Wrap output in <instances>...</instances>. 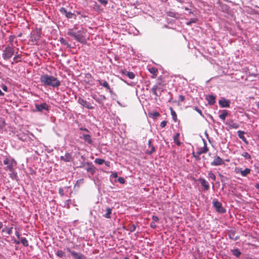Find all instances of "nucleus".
<instances>
[{
    "mask_svg": "<svg viewBox=\"0 0 259 259\" xmlns=\"http://www.w3.org/2000/svg\"><path fill=\"white\" fill-rule=\"evenodd\" d=\"M6 125L5 121L3 118H0V129H3Z\"/></svg>",
    "mask_w": 259,
    "mask_h": 259,
    "instance_id": "nucleus-40",
    "label": "nucleus"
},
{
    "mask_svg": "<svg viewBox=\"0 0 259 259\" xmlns=\"http://www.w3.org/2000/svg\"><path fill=\"white\" fill-rule=\"evenodd\" d=\"M170 110L171 115L172 116V119L175 122H176L177 121V114L171 107L170 108Z\"/></svg>",
    "mask_w": 259,
    "mask_h": 259,
    "instance_id": "nucleus-31",
    "label": "nucleus"
},
{
    "mask_svg": "<svg viewBox=\"0 0 259 259\" xmlns=\"http://www.w3.org/2000/svg\"><path fill=\"white\" fill-rule=\"evenodd\" d=\"M120 72L122 74L127 76L130 79H134L135 77V75L133 72L127 71L125 69H121Z\"/></svg>",
    "mask_w": 259,
    "mask_h": 259,
    "instance_id": "nucleus-17",
    "label": "nucleus"
},
{
    "mask_svg": "<svg viewBox=\"0 0 259 259\" xmlns=\"http://www.w3.org/2000/svg\"><path fill=\"white\" fill-rule=\"evenodd\" d=\"M206 100L208 101V104L212 105L215 102V97L212 95H208L206 96Z\"/></svg>",
    "mask_w": 259,
    "mask_h": 259,
    "instance_id": "nucleus-22",
    "label": "nucleus"
},
{
    "mask_svg": "<svg viewBox=\"0 0 259 259\" xmlns=\"http://www.w3.org/2000/svg\"><path fill=\"white\" fill-rule=\"evenodd\" d=\"M220 177L221 178V181L222 183H225V181H227L228 180V178L225 177L223 175L219 174Z\"/></svg>",
    "mask_w": 259,
    "mask_h": 259,
    "instance_id": "nucleus-38",
    "label": "nucleus"
},
{
    "mask_svg": "<svg viewBox=\"0 0 259 259\" xmlns=\"http://www.w3.org/2000/svg\"><path fill=\"white\" fill-rule=\"evenodd\" d=\"M192 155L195 158V159L197 160H199L200 159V155H198L197 154V151H196V152H193L192 153Z\"/></svg>",
    "mask_w": 259,
    "mask_h": 259,
    "instance_id": "nucleus-43",
    "label": "nucleus"
},
{
    "mask_svg": "<svg viewBox=\"0 0 259 259\" xmlns=\"http://www.w3.org/2000/svg\"><path fill=\"white\" fill-rule=\"evenodd\" d=\"M136 229V226L135 224H132L130 226L129 230L131 232L135 231Z\"/></svg>",
    "mask_w": 259,
    "mask_h": 259,
    "instance_id": "nucleus-42",
    "label": "nucleus"
},
{
    "mask_svg": "<svg viewBox=\"0 0 259 259\" xmlns=\"http://www.w3.org/2000/svg\"><path fill=\"white\" fill-rule=\"evenodd\" d=\"M219 105L222 108H227L230 107V101L222 98L219 101Z\"/></svg>",
    "mask_w": 259,
    "mask_h": 259,
    "instance_id": "nucleus-11",
    "label": "nucleus"
},
{
    "mask_svg": "<svg viewBox=\"0 0 259 259\" xmlns=\"http://www.w3.org/2000/svg\"><path fill=\"white\" fill-rule=\"evenodd\" d=\"M56 255L59 257H62L65 255V252L62 250H58Z\"/></svg>",
    "mask_w": 259,
    "mask_h": 259,
    "instance_id": "nucleus-36",
    "label": "nucleus"
},
{
    "mask_svg": "<svg viewBox=\"0 0 259 259\" xmlns=\"http://www.w3.org/2000/svg\"><path fill=\"white\" fill-rule=\"evenodd\" d=\"M204 146L201 148H198L197 149V154L201 155L203 153H206L208 151V148L207 147V144L205 141H204Z\"/></svg>",
    "mask_w": 259,
    "mask_h": 259,
    "instance_id": "nucleus-14",
    "label": "nucleus"
},
{
    "mask_svg": "<svg viewBox=\"0 0 259 259\" xmlns=\"http://www.w3.org/2000/svg\"><path fill=\"white\" fill-rule=\"evenodd\" d=\"M198 181L200 182L202 186L204 187V190L207 191L209 188L208 182L203 178H199Z\"/></svg>",
    "mask_w": 259,
    "mask_h": 259,
    "instance_id": "nucleus-21",
    "label": "nucleus"
},
{
    "mask_svg": "<svg viewBox=\"0 0 259 259\" xmlns=\"http://www.w3.org/2000/svg\"><path fill=\"white\" fill-rule=\"evenodd\" d=\"M165 85V82L161 76L157 78L156 84L153 85L151 89V92L154 95L156 96H159L161 95V93L159 94V95H158L157 93V91L160 90L161 92H162L163 91L162 87Z\"/></svg>",
    "mask_w": 259,
    "mask_h": 259,
    "instance_id": "nucleus-3",
    "label": "nucleus"
},
{
    "mask_svg": "<svg viewBox=\"0 0 259 259\" xmlns=\"http://www.w3.org/2000/svg\"><path fill=\"white\" fill-rule=\"evenodd\" d=\"M2 89H3L5 92H7V91H8V87H7L5 84H3L2 85Z\"/></svg>",
    "mask_w": 259,
    "mask_h": 259,
    "instance_id": "nucleus-56",
    "label": "nucleus"
},
{
    "mask_svg": "<svg viewBox=\"0 0 259 259\" xmlns=\"http://www.w3.org/2000/svg\"><path fill=\"white\" fill-rule=\"evenodd\" d=\"M118 181L120 184H124L125 183V180L122 177H119Z\"/></svg>",
    "mask_w": 259,
    "mask_h": 259,
    "instance_id": "nucleus-50",
    "label": "nucleus"
},
{
    "mask_svg": "<svg viewBox=\"0 0 259 259\" xmlns=\"http://www.w3.org/2000/svg\"><path fill=\"white\" fill-rule=\"evenodd\" d=\"M256 106L258 108H259V102L256 103Z\"/></svg>",
    "mask_w": 259,
    "mask_h": 259,
    "instance_id": "nucleus-64",
    "label": "nucleus"
},
{
    "mask_svg": "<svg viewBox=\"0 0 259 259\" xmlns=\"http://www.w3.org/2000/svg\"><path fill=\"white\" fill-rule=\"evenodd\" d=\"M67 250L71 253L74 259H84V256L82 254L72 251L69 248H68Z\"/></svg>",
    "mask_w": 259,
    "mask_h": 259,
    "instance_id": "nucleus-12",
    "label": "nucleus"
},
{
    "mask_svg": "<svg viewBox=\"0 0 259 259\" xmlns=\"http://www.w3.org/2000/svg\"><path fill=\"white\" fill-rule=\"evenodd\" d=\"M224 164V160L220 156L216 155L214 157V160L211 162V165L213 166H218Z\"/></svg>",
    "mask_w": 259,
    "mask_h": 259,
    "instance_id": "nucleus-10",
    "label": "nucleus"
},
{
    "mask_svg": "<svg viewBox=\"0 0 259 259\" xmlns=\"http://www.w3.org/2000/svg\"><path fill=\"white\" fill-rule=\"evenodd\" d=\"M78 102L82 106L88 109H92L94 108L92 106H91V104L89 102H87L86 100H84L81 97L78 98Z\"/></svg>",
    "mask_w": 259,
    "mask_h": 259,
    "instance_id": "nucleus-9",
    "label": "nucleus"
},
{
    "mask_svg": "<svg viewBox=\"0 0 259 259\" xmlns=\"http://www.w3.org/2000/svg\"><path fill=\"white\" fill-rule=\"evenodd\" d=\"M60 159L61 160L64 161L65 162H70L72 160V157L71 154L69 153H66L64 155H62L60 157Z\"/></svg>",
    "mask_w": 259,
    "mask_h": 259,
    "instance_id": "nucleus-16",
    "label": "nucleus"
},
{
    "mask_svg": "<svg viewBox=\"0 0 259 259\" xmlns=\"http://www.w3.org/2000/svg\"><path fill=\"white\" fill-rule=\"evenodd\" d=\"M194 109H195V110L197 112H198V113H199L201 115H202V111H201V110L200 109H199L198 107H194Z\"/></svg>",
    "mask_w": 259,
    "mask_h": 259,
    "instance_id": "nucleus-55",
    "label": "nucleus"
},
{
    "mask_svg": "<svg viewBox=\"0 0 259 259\" xmlns=\"http://www.w3.org/2000/svg\"><path fill=\"white\" fill-rule=\"evenodd\" d=\"M85 166V169L89 172H90L91 175H94L96 172V168L94 165L90 162H87L86 164H82L79 166L80 167H84Z\"/></svg>",
    "mask_w": 259,
    "mask_h": 259,
    "instance_id": "nucleus-7",
    "label": "nucleus"
},
{
    "mask_svg": "<svg viewBox=\"0 0 259 259\" xmlns=\"http://www.w3.org/2000/svg\"><path fill=\"white\" fill-rule=\"evenodd\" d=\"M98 1L101 4H103V5L105 6L108 3L107 0H98Z\"/></svg>",
    "mask_w": 259,
    "mask_h": 259,
    "instance_id": "nucleus-48",
    "label": "nucleus"
},
{
    "mask_svg": "<svg viewBox=\"0 0 259 259\" xmlns=\"http://www.w3.org/2000/svg\"><path fill=\"white\" fill-rule=\"evenodd\" d=\"M59 193L60 195H61V196H63L64 195V190L63 188H60L59 189Z\"/></svg>",
    "mask_w": 259,
    "mask_h": 259,
    "instance_id": "nucleus-53",
    "label": "nucleus"
},
{
    "mask_svg": "<svg viewBox=\"0 0 259 259\" xmlns=\"http://www.w3.org/2000/svg\"><path fill=\"white\" fill-rule=\"evenodd\" d=\"M84 142L88 143L89 144H93V141L91 136L89 134H87L86 137L83 139Z\"/></svg>",
    "mask_w": 259,
    "mask_h": 259,
    "instance_id": "nucleus-29",
    "label": "nucleus"
},
{
    "mask_svg": "<svg viewBox=\"0 0 259 259\" xmlns=\"http://www.w3.org/2000/svg\"><path fill=\"white\" fill-rule=\"evenodd\" d=\"M10 163H11V161H10V160L8 158H5V159L4 160V164L5 165H8Z\"/></svg>",
    "mask_w": 259,
    "mask_h": 259,
    "instance_id": "nucleus-47",
    "label": "nucleus"
},
{
    "mask_svg": "<svg viewBox=\"0 0 259 259\" xmlns=\"http://www.w3.org/2000/svg\"><path fill=\"white\" fill-rule=\"evenodd\" d=\"M213 206L215 208L216 211L219 213H225L226 211L225 208L223 207L222 204L217 199H214L212 201Z\"/></svg>",
    "mask_w": 259,
    "mask_h": 259,
    "instance_id": "nucleus-5",
    "label": "nucleus"
},
{
    "mask_svg": "<svg viewBox=\"0 0 259 259\" xmlns=\"http://www.w3.org/2000/svg\"><path fill=\"white\" fill-rule=\"evenodd\" d=\"M14 53L13 48L10 46H7L3 51L2 57L4 60H8L11 58Z\"/></svg>",
    "mask_w": 259,
    "mask_h": 259,
    "instance_id": "nucleus-4",
    "label": "nucleus"
},
{
    "mask_svg": "<svg viewBox=\"0 0 259 259\" xmlns=\"http://www.w3.org/2000/svg\"><path fill=\"white\" fill-rule=\"evenodd\" d=\"M229 115L228 112L226 110H224L222 111V113L219 115V117L222 120H224L226 117Z\"/></svg>",
    "mask_w": 259,
    "mask_h": 259,
    "instance_id": "nucleus-26",
    "label": "nucleus"
},
{
    "mask_svg": "<svg viewBox=\"0 0 259 259\" xmlns=\"http://www.w3.org/2000/svg\"><path fill=\"white\" fill-rule=\"evenodd\" d=\"M148 71L152 74L151 77L152 78H155L158 74V69L154 67H150L148 68Z\"/></svg>",
    "mask_w": 259,
    "mask_h": 259,
    "instance_id": "nucleus-20",
    "label": "nucleus"
},
{
    "mask_svg": "<svg viewBox=\"0 0 259 259\" xmlns=\"http://www.w3.org/2000/svg\"><path fill=\"white\" fill-rule=\"evenodd\" d=\"M15 235H16V236L19 238V239H20L21 238L20 237V233L18 231H16L15 232Z\"/></svg>",
    "mask_w": 259,
    "mask_h": 259,
    "instance_id": "nucleus-59",
    "label": "nucleus"
},
{
    "mask_svg": "<svg viewBox=\"0 0 259 259\" xmlns=\"http://www.w3.org/2000/svg\"><path fill=\"white\" fill-rule=\"evenodd\" d=\"M152 220H153L152 222H158L159 221V218L158 217H157L156 215H153Z\"/></svg>",
    "mask_w": 259,
    "mask_h": 259,
    "instance_id": "nucleus-52",
    "label": "nucleus"
},
{
    "mask_svg": "<svg viewBox=\"0 0 259 259\" xmlns=\"http://www.w3.org/2000/svg\"><path fill=\"white\" fill-rule=\"evenodd\" d=\"M208 177L211 179L213 181H215V176L214 175V174L212 172V171H210L208 173Z\"/></svg>",
    "mask_w": 259,
    "mask_h": 259,
    "instance_id": "nucleus-41",
    "label": "nucleus"
},
{
    "mask_svg": "<svg viewBox=\"0 0 259 259\" xmlns=\"http://www.w3.org/2000/svg\"><path fill=\"white\" fill-rule=\"evenodd\" d=\"M21 242L23 244L24 246H28V242L26 238L21 237L20 239Z\"/></svg>",
    "mask_w": 259,
    "mask_h": 259,
    "instance_id": "nucleus-34",
    "label": "nucleus"
},
{
    "mask_svg": "<svg viewBox=\"0 0 259 259\" xmlns=\"http://www.w3.org/2000/svg\"><path fill=\"white\" fill-rule=\"evenodd\" d=\"M180 134L177 133L176 135L174 136V142L178 145L180 146L181 145V142L179 140Z\"/></svg>",
    "mask_w": 259,
    "mask_h": 259,
    "instance_id": "nucleus-28",
    "label": "nucleus"
},
{
    "mask_svg": "<svg viewBox=\"0 0 259 259\" xmlns=\"http://www.w3.org/2000/svg\"><path fill=\"white\" fill-rule=\"evenodd\" d=\"M80 130L85 131L87 133H89V131L87 128H84V127H80Z\"/></svg>",
    "mask_w": 259,
    "mask_h": 259,
    "instance_id": "nucleus-58",
    "label": "nucleus"
},
{
    "mask_svg": "<svg viewBox=\"0 0 259 259\" xmlns=\"http://www.w3.org/2000/svg\"><path fill=\"white\" fill-rule=\"evenodd\" d=\"M77 29V25H75L73 28L68 30L67 34L74 37L77 41L84 44L86 42L85 37V32L83 28L78 30L77 32H75V30Z\"/></svg>",
    "mask_w": 259,
    "mask_h": 259,
    "instance_id": "nucleus-1",
    "label": "nucleus"
},
{
    "mask_svg": "<svg viewBox=\"0 0 259 259\" xmlns=\"http://www.w3.org/2000/svg\"><path fill=\"white\" fill-rule=\"evenodd\" d=\"M232 252L233 254L236 257H239L241 254V252L238 249H234L232 250Z\"/></svg>",
    "mask_w": 259,
    "mask_h": 259,
    "instance_id": "nucleus-33",
    "label": "nucleus"
},
{
    "mask_svg": "<svg viewBox=\"0 0 259 259\" xmlns=\"http://www.w3.org/2000/svg\"><path fill=\"white\" fill-rule=\"evenodd\" d=\"M83 179H81L80 180H78L76 181L75 186H79L80 184H82L83 183Z\"/></svg>",
    "mask_w": 259,
    "mask_h": 259,
    "instance_id": "nucleus-45",
    "label": "nucleus"
},
{
    "mask_svg": "<svg viewBox=\"0 0 259 259\" xmlns=\"http://www.w3.org/2000/svg\"><path fill=\"white\" fill-rule=\"evenodd\" d=\"M40 80L45 86L57 88L61 84L60 81L57 78L48 74L42 75L40 77Z\"/></svg>",
    "mask_w": 259,
    "mask_h": 259,
    "instance_id": "nucleus-2",
    "label": "nucleus"
},
{
    "mask_svg": "<svg viewBox=\"0 0 259 259\" xmlns=\"http://www.w3.org/2000/svg\"><path fill=\"white\" fill-rule=\"evenodd\" d=\"M19 58H20V57H19V55H15V56L14 57V58L13 59L14 62L15 63L19 62V61H20V60H19Z\"/></svg>",
    "mask_w": 259,
    "mask_h": 259,
    "instance_id": "nucleus-46",
    "label": "nucleus"
},
{
    "mask_svg": "<svg viewBox=\"0 0 259 259\" xmlns=\"http://www.w3.org/2000/svg\"><path fill=\"white\" fill-rule=\"evenodd\" d=\"M255 187L256 188V189H259V184L258 183H256L255 184Z\"/></svg>",
    "mask_w": 259,
    "mask_h": 259,
    "instance_id": "nucleus-61",
    "label": "nucleus"
},
{
    "mask_svg": "<svg viewBox=\"0 0 259 259\" xmlns=\"http://www.w3.org/2000/svg\"><path fill=\"white\" fill-rule=\"evenodd\" d=\"M166 124H167V121H162L160 123V127L161 128H163V127H164L166 125Z\"/></svg>",
    "mask_w": 259,
    "mask_h": 259,
    "instance_id": "nucleus-49",
    "label": "nucleus"
},
{
    "mask_svg": "<svg viewBox=\"0 0 259 259\" xmlns=\"http://www.w3.org/2000/svg\"><path fill=\"white\" fill-rule=\"evenodd\" d=\"M228 236L230 239L234 241L237 240L240 238L239 236L235 235V232L234 231L230 232L229 233Z\"/></svg>",
    "mask_w": 259,
    "mask_h": 259,
    "instance_id": "nucleus-23",
    "label": "nucleus"
},
{
    "mask_svg": "<svg viewBox=\"0 0 259 259\" xmlns=\"http://www.w3.org/2000/svg\"><path fill=\"white\" fill-rule=\"evenodd\" d=\"M61 42L62 44H64L67 45L68 46H69V45L68 43L65 42V40L63 38L61 40Z\"/></svg>",
    "mask_w": 259,
    "mask_h": 259,
    "instance_id": "nucleus-60",
    "label": "nucleus"
},
{
    "mask_svg": "<svg viewBox=\"0 0 259 259\" xmlns=\"http://www.w3.org/2000/svg\"><path fill=\"white\" fill-rule=\"evenodd\" d=\"M149 116L153 119H156L160 116V113L158 111H153L148 113Z\"/></svg>",
    "mask_w": 259,
    "mask_h": 259,
    "instance_id": "nucleus-25",
    "label": "nucleus"
},
{
    "mask_svg": "<svg viewBox=\"0 0 259 259\" xmlns=\"http://www.w3.org/2000/svg\"><path fill=\"white\" fill-rule=\"evenodd\" d=\"M36 111L39 112H41L42 110H49V106L46 103H43L40 105L35 104V105Z\"/></svg>",
    "mask_w": 259,
    "mask_h": 259,
    "instance_id": "nucleus-13",
    "label": "nucleus"
},
{
    "mask_svg": "<svg viewBox=\"0 0 259 259\" xmlns=\"http://www.w3.org/2000/svg\"><path fill=\"white\" fill-rule=\"evenodd\" d=\"M12 229H13L12 227H10V228H8V227H6L4 229H3L2 230V232H6L9 235H10L12 233Z\"/></svg>",
    "mask_w": 259,
    "mask_h": 259,
    "instance_id": "nucleus-32",
    "label": "nucleus"
},
{
    "mask_svg": "<svg viewBox=\"0 0 259 259\" xmlns=\"http://www.w3.org/2000/svg\"><path fill=\"white\" fill-rule=\"evenodd\" d=\"M226 124L230 128L237 129L239 127V124L238 123L235 122L233 120L230 119L227 121Z\"/></svg>",
    "mask_w": 259,
    "mask_h": 259,
    "instance_id": "nucleus-15",
    "label": "nucleus"
},
{
    "mask_svg": "<svg viewBox=\"0 0 259 259\" xmlns=\"http://www.w3.org/2000/svg\"><path fill=\"white\" fill-rule=\"evenodd\" d=\"M152 140L150 139L148 141V147L150 149L149 150H147L146 151V153L148 155H151L155 152V148L153 145H152Z\"/></svg>",
    "mask_w": 259,
    "mask_h": 259,
    "instance_id": "nucleus-19",
    "label": "nucleus"
},
{
    "mask_svg": "<svg viewBox=\"0 0 259 259\" xmlns=\"http://www.w3.org/2000/svg\"><path fill=\"white\" fill-rule=\"evenodd\" d=\"M40 32L35 30L31 32L29 40L32 42H37L40 38Z\"/></svg>",
    "mask_w": 259,
    "mask_h": 259,
    "instance_id": "nucleus-6",
    "label": "nucleus"
},
{
    "mask_svg": "<svg viewBox=\"0 0 259 259\" xmlns=\"http://www.w3.org/2000/svg\"><path fill=\"white\" fill-rule=\"evenodd\" d=\"M242 156H243L244 157H245L246 159H251L250 155L246 152H243L242 154Z\"/></svg>",
    "mask_w": 259,
    "mask_h": 259,
    "instance_id": "nucleus-39",
    "label": "nucleus"
},
{
    "mask_svg": "<svg viewBox=\"0 0 259 259\" xmlns=\"http://www.w3.org/2000/svg\"><path fill=\"white\" fill-rule=\"evenodd\" d=\"M60 12L68 19H76V15L75 14L72 13L71 12H68L64 8H61L60 9Z\"/></svg>",
    "mask_w": 259,
    "mask_h": 259,
    "instance_id": "nucleus-8",
    "label": "nucleus"
},
{
    "mask_svg": "<svg viewBox=\"0 0 259 259\" xmlns=\"http://www.w3.org/2000/svg\"><path fill=\"white\" fill-rule=\"evenodd\" d=\"M238 136L240 139H242L245 143L247 144V141L245 137L244 136L245 133L243 131H238L237 132Z\"/></svg>",
    "mask_w": 259,
    "mask_h": 259,
    "instance_id": "nucleus-24",
    "label": "nucleus"
},
{
    "mask_svg": "<svg viewBox=\"0 0 259 259\" xmlns=\"http://www.w3.org/2000/svg\"><path fill=\"white\" fill-rule=\"evenodd\" d=\"M105 162V160L103 159L96 158L95 160V162L98 164H102Z\"/></svg>",
    "mask_w": 259,
    "mask_h": 259,
    "instance_id": "nucleus-37",
    "label": "nucleus"
},
{
    "mask_svg": "<svg viewBox=\"0 0 259 259\" xmlns=\"http://www.w3.org/2000/svg\"><path fill=\"white\" fill-rule=\"evenodd\" d=\"M4 95V93L2 92V91L0 90V96H3Z\"/></svg>",
    "mask_w": 259,
    "mask_h": 259,
    "instance_id": "nucleus-62",
    "label": "nucleus"
},
{
    "mask_svg": "<svg viewBox=\"0 0 259 259\" xmlns=\"http://www.w3.org/2000/svg\"><path fill=\"white\" fill-rule=\"evenodd\" d=\"M250 171H251L250 169H249L248 168H246L244 170L240 169L239 170L241 176L243 177H246L247 175L250 174Z\"/></svg>",
    "mask_w": 259,
    "mask_h": 259,
    "instance_id": "nucleus-27",
    "label": "nucleus"
},
{
    "mask_svg": "<svg viewBox=\"0 0 259 259\" xmlns=\"http://www.w3.org/2000/svg\"><path fill=\"white\" fill-rule=\"evenodd\" d=\"M106 213L104 215V217L107 219L111 218V214L112 212V209L108 207L106 209Z\"/></svg>",
    "mask_w": 259,
    "mask_h": 259,
    "instance_id": "nucleus-30",
    "label": "nucleus"
},
{
    "mask_svg": "<svg viewBox=\"0 0 259 259\" xmlns=\"http://www.w3.org/2000/svg\"><path fill=\"white\" fill-rule=\"evenodd\" d=\"M7 169H8L11 172H13L14 171L12 161H11V163L7 165Z\"/></svg>",
    "mask_w": 259,
    "mask_h": 259,
    "instance_id": "nucleus-35",
    "label": "nucleus"
},
{
    "mask_svg": "<svg viewBox=\"0 0 259 259\" xmlns=\"http://www.w3.org/2000/svg\"><path fill=\"white\" fill-rule=\"evenodd\" d=\"M15 38V36L14 35H10L9 37V41L11 44H12Z\"/></svg>",
    "mask_w": 259,
    "mask_h": 259,
    "instance_id": "nucleus-44",
    "label": "nucleus"
},
{
    "mask_svg": "<svg viewBox=\"0 0 259 259\" xmlns=\"http://www.w3.org/2000/svg\"><path fill=\"white\" fill-rule=\"evenodd\" d=\"M3 227V225L2 222H0V229L2 228Z\"/></svg>",
    "mask_w": 259,
    "mask_h": 259,
    "instance_id": "nucleus-63",
    "label": "nucleus"
},
{
    "mask_svg": "<svg viewBox=\"0 0 259 259\" xmlns=\"http://www.w3.org/2000/svg\"><path fill=\"white\" fill-rule=\"evenodd\" d=\"M87 134H80L79 138L81 139H83L86 137Z\"/></svg>",
    "mask_w": 259,
    "mask_h": 259,
    "instance_id": "nucleus-57",
    "label": "nucleus"
},
{
    "mask_svg": "<svg viewBox=\"0 0 259 259\" xmlns=\"http://www.w3.org/2000/svg\"><path fill=\"white\" fill-rule=\"evenodd\" d=\"M98 81L101 85L105 88L106 89V90H108L109 92L111 94L112 93V92H113L112 89H111L109 83L106 80L102 81V80H98Z\"/></svg>",
    "mask_w": 259,
    "mask_h": 259,
    "instance_id": "nucleus-18",
    "label": "nucleus"
},
{
    "mask_svg": "<svg viewBox=\"0 0 259 259\" xmlns=\"http://www.w3.org/2000/svg\"><path fill=\"white\" fill-rule=\"evenodd\" d=\"M185 99V96L183 95H180L179 96V101L180 102H183Z\"/></svg>",
    "mask_w": 259,
    "mask_h": 259,
    "instance_id": "nucleus-51",
    "label": "nucleus"
},
{
    "mask_svg": "<svg viewBox=\"0 0 259 259\" xmlns=\"http://www.w3.org/2000/svg\"><path fill=\"white\" fill-rule=\"evenodd\" d=\"M150 227L153 229H155L156 227L155 223L154 222H151L150 223Z\"/></svg>",
    "mask_w": 259,
    "mask_h": 259,
    "instance_id": "nucleus-54",
    "label": "nucleus"
}]
</instances>
